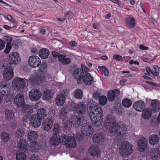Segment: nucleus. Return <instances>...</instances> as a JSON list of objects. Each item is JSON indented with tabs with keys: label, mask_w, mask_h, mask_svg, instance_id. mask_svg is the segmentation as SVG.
Segmentation results:
<instances>
[{
	"label": "nucleus",
	"mask_w": 160,
	"mask_h": 160,
	"mask_svg": "<svg viewBox=\"0 0 160 160\" xmlns=\"http://www.w3.org/2000/svg\"><path fill=\"white\" fill-rule=\"evenodd\" d=\"M47 66L46 64L45 63H42L39 67V69L38 70V72L40 73V76L39 78L37 77V82L35 83L38 84L41 83L43 80V74L45 72L46 70L47 69Z\"/></svg>",
	"instance_id": "obj_13"
},
{
	"label": "nucleus",
	"mask_w": 160,
	"mask_h": 160,
	"mask_svg": "<svg viewBox=\"0 0 160 160\" xmlns=\"http://www.w3.org/2000/svg\"><path fill=\"white\" fill-rule=\"evenodd\" d=\"M3 75L6 81H8L11 79L13 75L12 67L10 66H7L6 68L3 71Z\"/></svg>",
	"instance_id": "obj_12"
},
{
	"label": "nucleus",
	"mask_w": 160,
	"mask_h": 160,
	"mask_svg": "<svg viewBox=\"0 0 160 160\" xmlns=\"http://www.w3.org/2000/svg\"><path fill=\"white\" fill-rule=\"evenodd\" d=\"M5 42L2 40L0 39V50L3 49L5 46Z\"/></svg>",
	"instance_id": "obj_52"
},
{
	"label": "nucleus",
	"mask_w": 160,
	"mask_h": 160,
	"mask_svg": "<svg viewBox=\"0 0 160 160\" xmlns=\"http://www.w3.org/2000/svg\"><path fill=\"white\" fill-rule=\"evenodd\" d=\"M12 46L11 45V44H7L6 48L4 51V52L7 54L9 52Z\"/></svg>",
	"instance_id": "obj_48"
},
{
	"label": "nucleus",
	"mask_w": 160,
	"mask_h": 160,
	"mask_svg": "<svg viewBox=\"0 0 160 160\" xmlns=\"http://www.w3.org/2000/svg\"><path fill=\"white\" fill-rule=\"evenodd\" d=\"M100 93L99 92H96L93 94V98L96 99H99L100 97Z\"/></svg>",
	"instance_id": "obj_55"
},
{
	"label": "nucleus",
	"mask_w": 160,
	"mask_h": 160,
	"mask_svg": "<svg viewBox=\"0 0 160 160\" xmlns=\"http://www.w3.org/2000/svg\"><path fill=\"white\" fill-rule=\"evenodd\" d=\"M88 107L89 108L88 112L92 123L97 127H100L103 122V111L101 108L91 102L88 103Z\"/></svg>",
	"instance_id": "obj_1"
},
{
	"label": "nucleus",
	"mask_w": 160,
	"mask_h": 160,
	"mask_svg": "<svg viewBox=\"0 0 160 160\" xmlns=\"http://www.w3.org/2000/svg\"><path fill=\"white\" fill-rule=\"evenodd\" d=\"M69 108L72 110L81 115L85 114L86 111V106L82 103L78 104L71 102L69 105Z\"/></svg>",
	"instance_id": "obj_5"
},
{
	"label": "nucleus",
	"mask_w": 160,
	"mask_h": 160,
	"mask_svg": "<svg viewBox=\"0 0 160 160\" xmlns=\"http://www.w3.org/2000/svg\"><path fill=\"white\" fill-rule=\"evenodd\" d=\"M139 48L141 49H142L143 50H148V47H145L142 44L140 45L139 46Z\"/></svg>",
	"instance_id": "obj_59"
},
{
	"label": "nucleus",
	"mask_w": 160,
	"mask_h": 160,
	"mask_svg": "<svg viewBox=\"0 0 160 160\" xmlns=\"http://www.w3.org/2000/svg\"><path fill=\"white\" fill-rule=\"evenodd\" d=\"M81 130L83 134L86 136H90L93 132V130L91 126L87 123L83 124Z\"/></svg>",
	"instance_id": "obj_14"
},
{
	"label": "nucleus",
	"mask_w": 160,
	"mask_h": 160,
	"mask_svg": "<svg viewBox=\"0 0 160 160\" xmlns=\"http://www.w3.org/2000/svg\"><path fill=\"white\" fill-rule=\"evenodd\" d=\"M73 14L71 12H68L65 14V17L68 19H71L73 17Z\"/></svg>",
	"instance_id": "obj_50"
},
{
	"label": "nucleus",
	"mask_w": 160,
	"mask_h": 160,
	"mask_svg": "<svg viewBox=\"0 0 160 160\" xmlns=\"http://www.w3.org/2000/svg\"><path fill=\"white\" fill-rule=\"evenodd\" d=\"M28 143L24 139H21L18 142L17 146L20 150L25 151L27 149Z\"/></svg>",
	"instance_id": "obj_27"
},
{
	"label": "nucleus",
	"mask_w": 160,
	"mask_h": 160,
	"mask_svg": "<svg viewBox=\"0 0 160 160\" xmlns=\"http://www.w3.org/2000/svg\"><path fill=\"white\" fill-rule=\"evenodd\" d=\"M67 114V111L65 108H63L61 109L60 112V115L65 116Z\"/></svg>",
	"instance_id": "obj_51"
},
{
	"label": "nucleus",
	"mask_w": 160,
	"mask_h": 160,
	"mask_svg": "<svg viewBox=\"0 0 160 160\" xmlns=\"http://www.w3.org/2000/svg\"><path fill=\"white\" fill-rule=\"evenodd\" d=\"M69 71L74 78L77 79V82L80 84L82 83V78L84 74L88 72L89 70L87 68L82 64L81 68H73Z\"/></svg>",
	"instance_id": "obj_2"
},
{
	"label": "nucleus",
	"mask_w": 160,
	"mask_h": 160,
	"mask_svg": "<svg viewBox=\"0 0 160 160\" xmlns=\"http://www.w3.org/2000/svg\"><path fill=\"white\" fill-rule=\"evenodd\" d=\"M61 136L58 137L57 135H53L50 139V144L52 147H56L58 146L59 143H62V142L60 141V138Z\"/></svg>",
	"instance_id": "obj_22"
},
{
	"label": "nucleus",
	"mask_w": 160,
	"mask_h": 160,
	"mask_svg": "<svg viewBox=\"0 0 160 160\" xmlns=\"http://www.w3.org/2000/svg\"><path fill=\"white\" fill-rule=\"evenodd\" d=\"M116 121L114 117L112 116H108L106 117L104 121L105 128L109 130H114L113 128L116 124Z\"/></svg>",
	"instance_id": "obj_8"
},
{
	"label": "nucleus",
	"mask_w": 160,
	"mask_h": 160,
	"mask_svg": "<svg viewBox=\"0 0 160 160\" xmlns=\"http://www.w3.org/2000/svg\"><path fill=\"white\" fill-rule=\"evenodd\" d=\"M109 73V71L107 68L104 69V75L107 77L108 76Z\"/></svg>",
	"instance_id": "obj_62"
},
{
	"label": "nucleus",
	"mask_w": 160,
	"mask_h": 160,
	"mask_svg": "<svg viewBox=\"0 0 160 160\" xmlns=\"http://www.w3.org/2000/svg\"><path fill=\"white\" fill-rule=\"evenodd\" d=\"M38 135L37 132L34 131H31L28 133L27 135L28 139L30 141H33L35 140L37 138ZM36 143L35 142L32 141V145H31V147L32 148L36 149Z\"/></svg>",
	"instance_id": "obj_15"
},
{
	"label": "nucleus",
	"mask_w": 160,
	"mask_h": 160,
	"mask_svg": "<svg viewBox=\"0 0 160 160\" xmlns=\"http://www.w3.org/2000/svg\"><path fill=\"white\" fill-rule=\"evenodd\" d=\"M110 1L118 4L119 6L122 7V4L118 0H110Z\"/></svg>",
	"instance_id": "obj_57"
},
{
	"label": "nucleus",
	"mask_w": 160,
	"mask_h": 160,
	"mask_svg": "<svg viewBox=\"0 0 160 160\" xmlns=\"http://www.w3.org/2000/svg\"><path fill=\"white\" fill-rule=\"evenodd\" d=\"M113 58L117 61H120L122 58V57L119 55L116 54L113 55Z\"/></svg>",
	"instance_id": "obj_54"
},
{
	"label": "nucleus",
	"mask_w": 160,
	"mask_h": 160,
	"mask_svg": "<svg viewBox=\"0 0 160 160\" xmlns=\"http://www.w3.org/2000/svg\"><path fill=\"white\" fill-rule=\"evenodd\" d=\"M89 152L92 156H98L100 153V150L96 145H92L89 149Z\"/></svg>",
	"instance_id": "obj_23"
},
{
	"label": "nucleus",
	"mask_w": 160,
	"mask_h": 160,
	"mask_svg": "<svg viewBox=\"0 0 160 160\" xmlns=\"http://www.w3.org/2000/svg\"><path fill=\"white\" fill-rule=\"evenodd\" d=\"M42 119L36 114L32 115L30 119V122L32 126L35 128L39 127L41 124Z\"/></svg>",
	"instance_id": "obj_17"
},
{
	"label": "nucleus",
	"mask_w": 160,
	"mask_h": 160,
	"mask_svg": "<svg viewBox=\"0 0 160 160\" xmlns=\"http://www.w3.org/2000/svg\"><path fill=\"white\" fill-rule=\"evenodd\" d=\"M6 86L3 84H0V93L1 96H3L8 94V91L6 90Z\"/></svg>",
	"instance_id": "obj_39"
},
{
	"label": "nucleus",
	"mask_w": 160,
	"mask_h": 160,
	"mask_svg": "<svg viewBox=\"0 0 160 160\" xmlns=\"http://www.w3.org/2000/svg\"><path fill=\"white\" fill-rule=\"evenodd\" d=\"M1 137L4 142H7L9 139V135L7 132H3L1 133Z\"/></svg>",
	"instance_id": "obj_45"
},
{
	"label": "nucleus",
	"mask_w": 160,
	"mask_h": 160,
	"mask_svg": "<svg viewBox=\"0 0 160 160\" xmlns=\"http://www.w3.org/2000/svg\"><path fill=\"white\" fill-rule=\"evenodd\" d=\"M2 99L4 100L6 102L10 101V100H12V98L11 95H8V94L3 96H2Z\"/></svg>",
	"instance_id": "obj_47"
},
{
	"label": "nucleus",
	"mask_w": 160,
	"mask_h": 160,
	"mask_svg": "<svg viewBox=\"0 0 160 160\" xmlns=\"http://www.w3.org/2000/svg\"><path fill=\"white\" fill-rule=\"evenodd\" d=\"M52 124L53 123L51 119H46L42 122V128L45 130L48 131L51 129Z\"/></svg>",
	"instance_id": "obj_21"
},
{
	"label": "nucleus",
	"mask_w": 160,
	"mask_h": 160,
	"mask_svg": "<svg viewBox=\"0 0 160 160\" xmlns=\"http://www.w3.org/2000/svg\"><path fill=\"white\" fill-rule=\"evenodd\" d=\"M42 96V93L37 89H32L29 93V96L31 100L33 102L38 101Z\"/></svg>",
	"instance_id": "obj_9"
},
{
	"label": "nucleus",
	"mask_w": 160,
	"mask_h": 160,
	"mask_svg": "<svg viewBox=\"0 0 160 160\" xmlns=\"http://www.w3.org/2000/svg\"><path fill=\"white\" fill-rule=\"evenodd\" d=\"M104 138V136L101 133L94 134L92 138L93 141L96 143H99L102 141Z\"/></svg>",
	"instance_id": "obj_29"
},
{
	"label": "nucleus",
	"mask_w": 160,
	"mask_h": 160,
	"mask_svg": "<svg viewBox=\"0 0 160 160\" xmlns=\"http://www.w3.org/2000/svg\"><path fill=\"white\" fill-rule=\"evenodd\" d=\"M74 98L77 99H81L83 96V93L82 91L80 89L75 90L73 93Z\"/></svg>",
	"instance_id": "obj_37"
},
{
	"label": "nucleus",
	"mask_w": 160,
	"mask_h": 160,
	"mask_svg": "<svg viewBox=\"0 0 160 160\" xmlns=\"http://www.w3.org/2000/svg\"><path fill=\"white\" fill-rule=\"evenodd\" d=\"M9 21L12 23L14 26H16V21L13 18L9 20Z\"/></svg>",
	"instance_id": "obj_63"
},
{
	"label": "nucleus",
	"mask_w": 160,
	"mask_h": 160,
	"mask_svg": "<svg viewBox=\"0 0 160 160\" xmlns=\"http://www.w3.org/2000/svg\"><path fill=\"white\" fill-rule=\"evenodd\" d=\"M49 54V50L46 48H43L40 49L39 52L40 57L43 59L47 58Z\"/></svg>",
	"instance_id": "obj_30"
},
{
	"label": "nucleus",
	"mask_w": 160,
	"mask_h": 160,
	"mask_svg": "<svg viewBox=\"0 0 160 160\" xmlns=\"http://www.w3.org/2000/svg\"><path fill=\"white\" fill-rule=\"evenodd\" d=\"M146 70L148 73V75L151 76V74L152 73V71L151 69L149 67H147L146 68Z\"/></svg>",
	"instance_id": "obj_58"
},
{
	"label": "nucleus",
	"mask_w": 160,
	"mask_h": 160,
	"mask_svg": "<svg viewBox=\"0 0 160 160\" xmlns=\"http://www.w3.org/2000/svg\"><path fill=\"white\" fill-rule=\"evenodd\" d=\"M132 151L131 144L127 141L122 143L119 149L120 154L122 156H129L132 153Z\"/></svg>",
	"instance_id": "obj_3"
},
{
	"label": "nucleus",
	"mask_w": 160,
	"mask_h": 160,
	"mask_svg": "<svg viewBox=\"0 0 160 160\" xmlns=\"http://www.w3.org/2000/svg\"><path fill=\"white\" fill-rule=\"evenodd\" d=\"M70 121L73 126L75 128L78 127L81 125V119L76 116H73Z\"/></svg>",
	"instance_id": "obj_24"
},
{
	"label": "nucleus",
	"mask_w": 160,
	"mask_h": 160,
	"mask_svg": "<svg viewBox=\"0 0 160 160\" xmlns=\"http://www.w3.org/2000/svg\"><path fill=\"white\" fill-rule=\"evenodd\" d=\"M142 113V116L144 119H149L151 117L152 114V111L151 109H146L144 110Z\"/></svg>",
	"instance_id": "obj_32"
},
{
	"label": "nucleus",
	"mask_w": 160,
	"mask_h": 160,
	"mask_svg": "<svg viewBox=\"0 0 160 160\" xmlns=\"http://www.w3.org/2000/svg\"><path fill=\"white\" fill-rule=\"evenodd\" d=\"M59 61L63 65L69 64L71 62V59L67 58L65 55L61 54L59 57Z\"/></svg>",
	"instance_id": "obj_26"
},
{
	"label": "nucleus",
	"mask_w": 160,
	"mask_h": 160,
	"mask_svg": "<svg viewBox=\"0 0 160 160\" xmlns=\"http://www.w3.org/2000/svg\"><path fill=\"white\" fill-rule=\"evenodd\" d=\"M18 43L16 41H13L12 43V46H14L15 48H16L18 46Z\"/></svg>",
	"instance_id": "obj_64"
},
{
	"label": "nucleus",
	"mask_w": 160,
	"mask_h": 160,
	"mask_svg": "<svg viewBox=\"0 0 160 160\" xmlns=\"http://www.w3.org/2000/svg\"><path fill=\"white\" fill-rule=\"evenodd\" d=\"M132 101L128 98H125L123 99L122 102V105L126 108L130 107L132 105Z\"/></svg>",
	"instance_id": "obj_40"
},
{
	"label": "nucleus",
	"mask_w": 160,
	"mask_h": 160,
	"mask_svg": "<svg viewBox=\"0 0 160 160\" xmlns=\"http://www.w3.org/2000/svg\"><path fill=\"white\" fill-rule=\"evenodd\" d=\"M69 92V91L67 89H63L62 91V94L63 93L65 95H67Z\"/></svg>",
	"instance_id": "obj_61"
},
{
	"label": "nucleus",
	"mask_w": 160,
	"mask_h": 160,
	"mask_svg": "<svg viewBox=\"0 0 160 160\" xmlns=\"http://www.w3.org/2000/svg\"><path fill=\"white\" fill-rule=\"evenodd\" d=\"M114 130H112L111 132L113 134H117L118 136H122L126 132L127 128L123 123L121 121H119L113 128Z\"/></svg>",
	"instance_id": "obj_6"
},
{
	"label": "nucleus",
	"mask_w": 160,
	"mask_h": 160,
	"mask_svg": "<svg viewBox=\"0 0 160 160\" xmlns=\"http://www.w3.org/2000/svg\"><path fill=\"white\" fill-rule=\"evenodd\" d=\"M60 140L62 143L69 148H74L76 146V140L72 136H68L63 134L61 136Z\"/></svg>",
	"instance_id": "obj_4"
},
{
	"label": "nucleus",
	"mask_w": 160,
	"mask_h": 160,
	"mask_svg": "<svg viewBox=\"0 0 160 160\" xmlns=\"http://www.w3.org/2000/svg\"><path fill=\"white\" fill-rule=\"evenodd\" d=\"M70 46L72 47H74L77 46V43L74 41H71L70 43Z\"/></svg>",
	"instance_id": "obj_60"
},
{
	"label": "nucleus",
	"mask_w": 160,
	"mask_h": 160,
	"mask_svg": "<svg viewBox=\"0 0 160 160\" xmlns=\"http://www.w3.org/2000/svg\"><path fill=\"white\" fill-rule=\"evenodd\" d=\"M52 55L54 57H58L59 60V57L61 55L59 53L55 52V51H52Z\"/></svg>",
	"instance_id": "obj_56"
},
{
	"label": "nucleus",
	"mask_w": 160,
	"mask_h": 160,
	"mask_svg": "<svg viewBox=\"0 0 160 160\" xmlns=\"http://www.w3.org/2000/svg\"><path fill=\"white\" fill-rule=\"evenodd\" d=\"M28 62L30 66L35 68L39 66L41 63V61L38 56H32L29 57Z\"/></svg>",
	"instance_id": "obj_10"
},
{
	"label": "nucleus",
	"mask_w": 160,
	"mask_h": 160,
	"mask_svg": "<svg viewBox=\"0 0 160 160\" xmlns=\"http://www.w3.org/2000/svg\"><path fill=\"white\" fill-rule=\"evenodd\" d=\"M145 104L144 101L139 100L135 102L133 104L134 108L137 111H143L145 108Z\"/></svg>",
	"instance_id": "obj_18"
},
{
	"label": "nucleus",
	"mask_w": 160,
	"mask_h": 160,
	"mask_svg": "<svg viewBox=\"0 0 160 160\" xmlns=\"http://www.w3.org/2000/svg\"><path fill=\"white\" fill-rule=\"evenodd\" d=\"M151 155L152 157L158 158L160 156V153L158 148L152 149L151 151Z\"/></svg>",
	"instance_id": "obj_41"
},
{
	"label": "nucleus",
	"mask_w": 160,
	"mask_h": 160,
	"mask_svg": "<svg viewBox=\"0 0 160 160\" xmlns=\"http://www.w3.org/2000/svg\"><path fill=\"white\" fill-rule=\"evenodd\" d=\"M36 115L39 116L42 119L46 117L47 112L45 109L40 108L38 110Z\"/></svg>",
	"instance_id": "obj_35"
},
{
	"label": "nucleus",
	"mask_w": 160,
	"mask_h": 160,
	"mask_svg": "<svg viewBox=\"0 0 160 160\" xmlns=\"http://www.w3.org/2000/svg\"><path fill=\"white\" fill-rule=\"evenodd\" d=\"M138 144V148L140 152H143L148 148L147 140L143 137L139 139Z\"/></svg>",
	"instance_id": "obj_16"
},
{
	"label": "nucleus",
	"mask_w": 160,
	"mask_h": 160,
	"mask_svg": "<svg viewBox=\"0 0 160 160\" xmlns=\"http://www.w3.org/2000/svg\"><path fill=\"white\" fill-rule=\"evenodd\" d=\"M10 63L11 64H16L20 61V58L19 54L17 52H12L9 55Z\"/></svg>",
	"instance_id": "obj_19"
},
{
	"label": "nucleus",
	"mask_w": 160,
	"mask_h": 160,
	"mask_svg": "<svg viewBox=\"0 0 160 160\" xmlns=\"http://www.w3.org/2000/svg\"><path fill=\"white\" fill-rule=\"evenodd\" d=\"M65 100V96L63 94H61L57 97L55 101L57 105H62L64 104Z\"/></svg>",
	"instance_id": "obj_31"
},
{
	"label": "nucleus",
	"mask_w": 160,
	"mask_h": 160,
	"mask_svg": "<svg viewBox=\"0 0 160 160\" xmlns=\"http://www.w3.org/2000/svg\"><path fill=\"white\" fill-rule=\"evenodd\" d=\"M4 39L7 44H11V42L12 40V38L11 37L8 36H5L4 38Z\"/></svg>",
	"instance_id": "obj_49"
},
{
	"label": "nucleus",
	"mask_w": 160,
	"mask_h": 160,
	"mask_svg": "<svg viewBox=\"0 0 160 160\" xmlns=\"http://www.w3.org/2000/svg\"><path fill=\"white\" fill-rule=\"evenodd\" d=\"M14 102L18 107H23L25 104L23 95L20 93L17 94L14 98Z\"/></svg>",
	"instance_id": "obj_11"
},
{
	"label": "nucleus",
	"mask_w": 160,
	"mask_h": 160,
	"mask_svg": "<svg viewBox=\"0 0 160 160\" xmlns=\"http://www.w3.org/2000/svg\"><path fill=\"white\" fill-rule=\"evenodd\" d=\"M17 160H25L26 159V155L24 153H18L16 155Z\"/></svg>",
	"instance_id": "obj_42"
},
{
	"label": "nucleus",
	"mask_w": 160,
	"mask_h": 160,
	"mask_svg": "<svg viewBox=\"0 0 160 160\" xmlns=\"http://www.w3.org/2000/svg\"><path fill=\"white\" fill-rule=\"evenodd\" d=\"M26 81L27 80L25 78L16 77L12 82V86L15 90L19 91L25 87Z\"/></svg>",
	"instance_id": "obj_7"
},
{
	"label": "nucleus",
	"mask_w": 160,
	"mask_h": 160,
	"mask_svg": "<svg viewBox=\"0 0 160 160\" xmlns=\"http://www.w3.org/2000/svg\"><path fill=\"white\" fill-rule=\"evenodd\" d=\"M24 134V132L20 129H18L16 131L15 133V136L16 137L19 138L23 135Z\"/></svg>",
	"instance_id": "obj_44"
},
{
	"label": "nucleus",
	"mask_w": 160,
	"mask_h": 160,
	"mask_svg": "<svg viewBox=\"0 0 160 160\" xmlns=\"http://www.w3.org/2000/svg\"><path fill=\"white\" fill-rule=\"evenodd\" d=\"M53 93L49 90L45 91L43 95V98L44 100L46 101L52 98Z\"/></svg>",
	"instance_id": "obj_36"
},
{
	"label": "nucleus",
	"mask_w": 160,
	"mask_h": 160,
	"mask_svg": "<svg viewBox=\"0 0 160 160\" xmlns=\"http://www.w3.org/2000/svg\"><path fill=\"white\" fill-rule=\"evenodd\" d=\"M5 118L8 120H11L13 118L14 113L12 112L10 110H7L5 112Z\"/></svg>",
	"instance_id": "obj_38"
},
{
	"label": "nucleus",
	"mask_w": 160,
	"mask_h": 160,
	"mask_svg": "<svg viewBox=\"0 0 160 160\" xmlns=\"http://www.w3.org/2000/svg\"><path fill=\"white\" fill-rule=\"evenodd\" d=\"M149 141L150 144L155 145L158 143L159 141V138L157 135H152L149 137Z\"/></svg>",
	"instance_id": "obj_33"
},
{
	"label": "nucleus",
	"mask_w": 160,
	"mask_h": 160,
	"mask_svg": "<svg viewBox=\"0 0 160 160\" xmlns=\"http://www.w3.org/2000/svg\"><path fill=\"white\" fill-rule=\"evenodd\" d=\"M82 78V82H83L85 84L88 85H90L93 81V78L89 73L88 72L84 74Z\"/></svg>",
	"instance_id": "obj_20"
},
{
	"label": "nucleus",
	"mask_w": 160,
	"mask_h": 160,
	"mask_svg": "<svg viewBox=\"0 0 160 160\" xmlns=\"http://www.w3.org/2000/svg\"><path fill=\"white\" fill-rule=\"evenodd\" d=\"M159 101L157 99L153 100L151 102V108L153 112L159 111Z\"/></svg>",
	"instance_id": "obj_28"
},
{
	"label": "nucleus",
	"mask_w": 160,
	"mask_h": 160,
	"mask_svg": "<svg viewBox=\"0 0 160 160\" xmlns=\"http://www.w3.org/2000/svg\"><path fill=\"white\" fill-rule=\"evenodd\" d=\"M129 25L130 28H133L135 26V19L133 18H131L129 22Z\"/></svg>",
	"instance_id": "obj_53"
},
{
	"label": "nucleus",
	"mask_w": 160,
	"mask_h": 160,
	"mask_svg": "<svg viewBox=\"0 0 160 160\" xmlns=\"http://www.w3.org/2000/svg\"><path fill=\"white\" fill-rule=\"evenodd\" d=\"M22 109V111L26 114L30 115L32 112V108L30 106L27 104H24Z\"/></svg>",
	"instance_id": "obj_34"
},
{
	"label": "nucleus",
	"mask_w": 160,
	"mask_h": 160,
	"mask_svg": "<svg viewBox=\"0 0 160 160\" xmlns=\"http://www.w3.org/2000/svg\"><path fill=\"white\" fill-rule=\"evenodd\" d=\"M119 93V91L116 89L109 91L108 93V100L111 102L113 101L115 99L116 95H118Z\"/></svg>",
	"instance_id": "obj_25"
},
{
	"label": "nucleus",
	"mask_w": 160,
	"mask_h": 160,
	"mask_svg": "<svg viewBox=\"0 0 160 160\" xmlns=\"http://www.w3.org/2000/svg\"><path fill=\"white\" fill-rule=\"evenodd\" d=\"M99 101L101 105H104L107 103V99L106 96H102L100 97Z\"/></svg>",
	"instance_id": "obj_43"
},
{
	"label": "nucleus",
	"mask_w": 160,
	"mask_h": 160,
	"mask_svg": "<svg viewBox=\"0 0 160 160\" xmlns=\"http://www.w3.org/2000/svg\"><path fill=\"white\" fill-rule=\"evenodd\" d=\"M53 130L54 135H57L58 133L60 131V127L57 123H55L54 125Z\"/></svg>",
	"instance_id": "obj_46"
}]
</instances>
